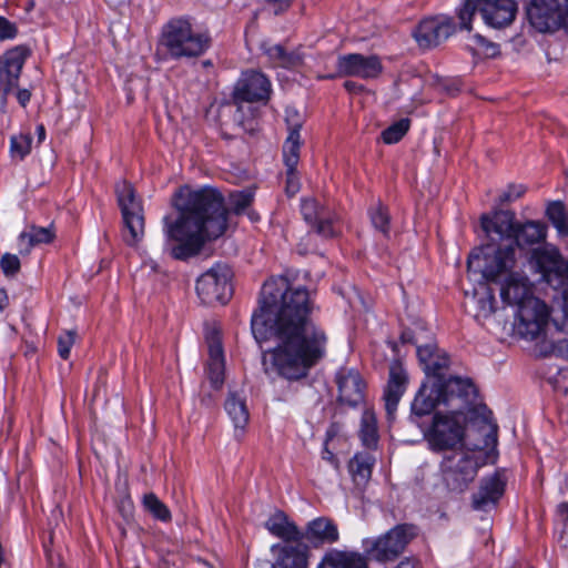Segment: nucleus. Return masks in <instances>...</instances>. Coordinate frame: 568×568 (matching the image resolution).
Wrapping results in <instances>:
<instances>
[{"label": "nucleus", "mask_w": 568, "mask_h": 568, "mask_svg": "<svg viewBox=\"0 0 568 568\" xmlns=\"http://www.w3.org/2000/svg\"><path fill=\"white\" fill-rule=\"evenodd\" d=\"M419 339L420 338L418 336H414L409 329L404 331L402 333L403 343L416 344L418 359L423 366V369L426 371L429 364L432 363L430 359L434 357V354L437 351V346L434 343L420 345Z\"/></svg>", "instance_id": "nucleus-38"}, {"label": "nucleus", "mask_w": 568, "mask_h": 568, "mask_svg": "<svg viewBox=\"0 0 568 568\" xmlns=\"http://www.w3.org/2000/svg\"><path fill=\"white\" fill-rule=\"evenodd\" d=\"M345 87L346 88H352V84H349L348 82L345 83Z\"/></svg>", "instance_id": "nucleus-63"}, {"label": "nucleus", "mask_w": 568, "mask_h": 568, "mask_svg": "<svg viewBox=\"0 0 568 568\" xmlns=\"http://www.w3.org/2000/svg\"><path fill=\"white\" fill-rule=\"evenodd\" d=\"M548 235V227L544 222L529 220L518 222L513 236L514 245L518 251L519 247H530L534 245H542Z\"/></svg>", "instance_id": "nucleus-28"}, {"label": "nucleus", "mask_w": 568, "mask_h": 568, "mask_svg": "<svg viewBox=\"0 0 568 568\" xmlns=\"http://www.w3.org/2000/svg\"><path fill=\"white\" fill-rule=\"evenodd\" d=\"M374 464L375 457L369 453H357L348 462V471L356 486H365L368 483Z\"/></svg>", "instance_id": "nucleus-33"}, {"label": "nucleus", "mask_w": 568, "mask_h": 568, "mask_svg": "<svg viewBox=\"0 0 568 568\" xmlns=\"http://www.w3.org/2000/svg\"><path fill=\"white\" fill-rule=\"evenodd\" d=\"M504 490L505 481L499 474L483 478L478 491L473 495V508L478 511H488L496 506Z\"/></svg>", "instance_id": "nucleus-23"}, {"label": "nucleus", "mask_w": 568, "mask_h": 568, "mask_svg": "<svg viewBox=\"0 0 568 568\" xmlns=\"http://www.w3.org/2000/svg\"><path fill=\"white\" fill-rule=\"evenodd\" d=\"M369 217L372 221L373 226L383 233L384 235H387L389 232V214L382 204H377L376 206L372 207L369 210Z\"/></svg>", "instance_id": "nucleus-45"}, {"label": "nucleus", "mask_w": 568, "mask_h": 568, "mask_svg": "<svg viewBox=\"0 0 568 568\" xmlns=\"http://www.w3.org/2000/svg\"><path fill=\"white\" fill-rule=\"evenodd\" d=\"M430 362L432 363L425 371L427 379L434 381L440 378L442 381H447L443 375V371L448 366L449 362L446 353L437 348Z\"/></svg>", "instance_id": "nucleus-43"}, {"label": "nucleus", "mask_w": 568, "mask_h": 568, "mask_svg": "<svg viewBox=\"0 0 568 568\" xmlns=\"http://www.w3.org/2000/svg\"><path fill=\"white\" fill-rule=\"evenodd\" d=\"M247 109H248V111H250L251 115H253V109H252V106H247Z\"/></svg>", "instance_id": "nucleus-62"}, {"label": "nucleus", "mask_w": 568, "mask_h": 568, "mask_svg": "<svg viewBox=\"0 0 568 568\" xmlns=\"http://www.w3.org/2000/svg\"><path fill=\"white\" fill-rule=\"evenodd\" d=\"M338 399L351 407L359 405L365 397V382L361 374L353 368H341L336 373Z\"/></svg>", "instance_id": "nucleus-20"}, {"label": "nucleus", "mask_w": 568, "mask_h": 568, "mask_svg": "<svg viewBox=\"0 0 568 568\" xmlns=\"http://www.w3.org/2000/svg\"><path fill=\"white\" fill-rule=\"evenodd\" d=\"M455 32V24L450 17H429L419 22L413 36L422 48H433L445 41Z\"/></svg>", "instance_id": "nucleus-17"}, {"label": "nucleus", "mask_w": 568, "mask_h": 568, "mask_svg": "<svg viewBox=\"0 0 568 568\" xmlns=\"http://www.w3.org/2000/svg\"><path fill=\"white\" fill-rule=\"evenodd\" d=\"M53 233L49 227H31L29 232L21 233L19 237L20 252L28 253L33 245L49 243Z\"/></svg>", "instance_id": "nucleus-36"}, {"label": "nucleus", "mask_w": 568, "mask_h": 568, "mask_svg": "<svg viewBox=\"0 0 568 568\" xmlns=\"http://www.w3.org/2000/svg\"><path fill=\"white\" fill-rule=\"evenodd\" d=\"M396 568H415V564L414 561H412L410 559L406 558L404 560H402L397 566Z\"/></svg>", "instance_id": "nucleus-59"}, {"label": "nucleus", "mask_w": 568, "mask_h": 568, "mask_svg": "<svg viewBox=\"0 0 568 568\" xmlns=\"http://www.w3.org/2000/svg\"><path fill=\"white\" fill-rule=\"evenodd\" d=\"M556 516L561 521L566 523L568 521V504L567 503H560L556 508Z\"/></svg>", "instance_id": "nucleus-53"}, {"label": "nucleus", "mask_w": 568, "mask_h": 568, "mask_svg": "<svg viewBox=\"0 0 568 568\" xmlns=\"http://www.w3.org/2000/svg\"><path fill=\"white\" fill-rule=\"evenodd\" d=\"M0 266L4 275L12 276L20 270V260L17 255L7 253L2 255Z\"/></svg>", "instance_id": "nucleus-48"}, {"label": "nucleus", "mask_w": 568, "mask_h": 568, "mask_svg": "<svg viewBox=\"0 0 568 568\" xmlns=\"http://www.w3.org/2000/svg\"><path fill=\"white\" fill-rule=\"evenodd\" d=\"M248 215H250V219H251L252 221H255V220H257V216H256L255 214H253V213H250Z\"/></svg>", "instance_id": "nucleus-61"}, {"label": "nucleus", "mask_w": 568, "mask_h": 568, "mask_svg": "<svg viewBox=\"0 0 568 568\" xmlns=\"http://www.w3.org/2000/svg\"><path fill=\"white\" fill-rule=\"evenodd\" d=\"M301 212L304 220L315 227L318 235L323 237H332L335 235L333 220L328 212L320 206L315 199H303L301 203Z\"/></svg>", "instance_id": "nucleus-26"}, {"label": "nucleus", "mask_w": 568, "mask_h": 568, "mask_svg": "<svg viewBox=\"0 0 568 568\" xmlns=\"http://www.w3.org/2000/svg\"><path fill=\"white\" fill-rule=\"evenodd\" d=\"M143 506L155 519L163 523L171 520L170 509L153 493L144 495Z\"/></svg>", "instance_id": "nucleus-41"}, {"label": "nucleus", "mask_w": 568, "mask_h": 568, "mask_svg": "<svg viewBox=\"0 0 568 568\" xmlns=\"http://www.w3.org/2000/svg\"><path fill=\"white\" fill-rule=\"evenodd\" d=\"M546 215L560 235H568V212L561 202H551L547 206Z\"/></svg>", "instance_id": "nucleus-40"}, {"label": "nucleus", "mask_w": 568, "mask_h": 568, "mask_svg": "<svg viewBox=\"0 0 568 568\" xmlns=\"http://www.w3.org/2000/svg\"><path fill=\"white\" fill-rule=\"evenodd\" d=\"M527 292L517 300H503L509 306L516 307L515 331L525 339L537 338L545 329L548 321L552 322V307L534 295L532 283L527 284Z\"/></svg>", "instance_id": "nucleus-9"}, {"label": "nucleus", "mask_w": 568, "mask_h": 568, "mask_svg": "<svg viewBox=\"0 0 568 568\" xmlns=\"http://www.w3.org/2000/svg\"><path fill=\"white\" fill-rule=\"evenodd\" d=\"M409 120L400 119L382 132V139L386 144L397 143L408 131Z\"/></svg>", "instance_id": "nucleus-44"}, {"label": "nucleus", "mask_w": 568, "mask_h": 568, "mask_svg": "<svg viewBox=\"0 0 568 568\" xmlns=\"http://www.w3.org/2000/svg\"><path fill=\"white\" fill-rule=\"evenodd\" d=\"M479 12L485 24L501 29L509 26L517 12L515 0H465L458 10L460 28L471 30V20Z\"/></svg>", "instance_id": "nucleus-10"}, {"label": "nucleus", "mask_w": 568, "mask_h": 568, "mask_svg": "<svg viewBox=\"0 0 568 568\" xmlns=\"http://www.w3.org/2000/svg\"><path fill=\"white\" fill-rule=\"evenodd\" d=\"M415 534L414 526L398 525L382 537L363 539L362 547L372 559L377 561L394 560L404 551Z\"/></svg>", "instance_id": "nucleus-11"}, {"label": "nucleus", "mask_w": 568, "mask_h": 568, "mask_svg": "<svg viewBox=\"0 0 568 568\" xmlns=\"http://www.w3.org/2000/svg\"><path fill=\"white\" fill-rule=\"evenodd\" d=\"M368 558L365 551L332 548L325 552L317 568H369Z\"/></svg>", "instance_id": "nucleus-27"}, {"label": "nucleus", "mask_w": 568, "mask_h": 568, "mask_svg": "<svg viewBox=\"0 0 568 568\" xmlns=\"http://www.w3.org/2000/svg\"><path fill=\"white\" fill-rule=\"evenodd\" d=\"M481 227L487 236H497L500 240H513L516 225L515 213L511 211H495L480 219Z\"/></svg>", "instance_id": "nucleus-24"}, {"label": "nucleus", "mask_w": 568, "mask_h": 568, "mask_svg": "<svg viewBox=\"0 0 568 568\" xmlns=\"http://www.w3.org/2000/svg\"><path fill=\"white\" fill-rule=\"evenodd\" d=\"M285 122L287 125V138L283 144V159L290 174L296 170L300 160V150L302 145L301 129L304 124V115L295 108L285 109Z\"/></svg>", "instance_id": "nucleus-18"}, {"label": "nucleus", "mask_w": 568, "mask_h": 568, "mask_svg": "<svg viewBox=\"0 0 568 568\" xmlns=\"http://www.w3.org/2000/svg\"><path fill=\"white\" fill-rule=\"evenodd\" d=\"M265 528L275 537L285 541H298L302 532L288 520L283 511H276L265 523Z\"/></svg>", "instance_id": "nucleus-32"}, {"label": "nucleus", "mask_w": 568, "mask_h": 568, "mask_svg": "<svg viewBox=\"0 0 568 568\" xmlns=\"http://www.w3.org/2000/svg\"><path fill=\"white\" fill-rule=\"evenodd\" d=\"M345 87L346 88H352V84H349L348 82L345 83Z\"/></svg>", "instance_id": "nucleus-64"}, {"label": "nucleus", "mask_w": 568, "mask_h": 568, "mask_svg": "<svg viewBox=\"0 0 568 568\" xmlns=\"http://www.w3.org/2000/svg\"><path fill=\"white\" fill-rule=\"evenodd\" d=\"M251 189L230 193L224 199L213 187L181 189L174 200L176 216L162 220V253L176 261H189L202 252L207 242L222 236L227 227V213H245L253 201Z\"/></svg>", "instance_id": "nucleus-2"}, {"label": "nucleus", "mask_w": 568, "mask_h": 568, "mask_svg": "<svg viewBox=\"0 0 568 568\" xmlns=\"http://www.w3.org/2000/svg\"><path fill=\"white\" fill-rule=\"evenodd\" d=\"M476 398L477 389L469 378L452 376L447 381L427 379L412 403V412L424 416L443 406L444 410L453 409L456 413L467 408Z\"/></svg>", "instance_id": "nucleus-7"}, {"label": "nucleus", "mask_w": 568, "mask_h": 568, "mask_svg": "<svg viewBox=\"0 0 568 568\" xmlns=\"http://www.w3.org/2000/svg\"><path fill=\"white\" fill-rule=\"evenodd\" d=\"M526 192V187L523 184H513L500 195V204L516 201Z\"/></svg>", "instance_id": "nucleus-49"}, {"label": "nucleus", "mask_w": 568, "mask_h": 568, "mask_svg": "<svg viewBox=\"0 0 568 568\" xmlns=\"http://www.w3.org/2000/svg\"><path fill=\"white\" fill-rule=\"evenodd\" d=\"M407 374L399 361L392 362L389 366V378L384 390L385 409L389 418L393 417L397 405L405 393Z\"/></svg>", "instance_id": "nucleus-22"}, {"label": "nucleus", "mask_w": 568, "mask_h": 568, "mask_svg": "<svg viewBox=\"0 0 568 568\" xmlns=\"http://www.w3.org/2000/svg\"><path fill=\"white\" fill-rule=\"evenodd\" d=\"M30 98H31V93L29 90H27V89L18 90L17 99L22 106H26L28 104V102L30 101Z\"/></svg>", "instance_id": "nucleus-54"}, {"label": "nucleus", "mask_w": 568, "mask_h": 568, "mask_svg": "<svg viewBox=\"0 0 568 568\" xmlns=\"http://www.w3.org/2000/svg\"><path fill=\"white\" fill-rule=\"evenodd\" d=\"M288 6V3L286 1H283L280 3V9H275V13H278L280 10H283L284 8H286Z\"/></svg>", "instance_id": "nucleus-60"}, {"label": "nucleus", "mask_w": 568, "mask_h": 568, "mask_svg": "<svg viewBox=\"0 0 568 568\" xmlns=\"http://www.w3.org/2000/svg\"><path fill=\"white\" fill-rule=\"evenodd\" d=\"M359 438L368 449H375L378 444V429L375 413L371 409H365L361 418Z\"/></svg>", "instance_id": "nucleus-35"}, {"label": "nucleus", "mask_w": 568, "mask_h": 568, "mask_svg": "<svg viewBox=\"0 0 568 568\" xmlns=\"http://www.w3.org/2000/svg\"><path fill=\"white\" fill-rule=\"evenodd\" d=\"M526 261L539 282L558 293L552 297V323L568 329V257L557 245L544 243L529 250Z\"/></svg>", "instance_id": "nucleus-5"}, {"label": "nucleus", "mask_w": 568, "mask_h": 568, "mask_svg": "<svg viewBox=\"0 0 568 568\" xmlns=\"http://www.w3.org/2000/svg\"><path fill=\"white\" fill-rule=\"evenodd\" d=\"M303 538L317 547L336 542L339 538V534L337 526L331 519L318 517L308 523L305 532H302V539Z\"/></svg>", "instance_id": "nucleus-30"}, {"label": "nucleus", "mask_w": 568, "mask_h": 568, "mask_svg": "<svg viewBox=\"0 0 568 568\" xmlns=\"http://www.w3.org/2000/svg\"><path fill=\"white\" fill-rule=\"evenodd\" d=\"M474 42L475 54L484 58H495L499 54L498 44L487 40L483 36L476 33L471 37Z\"/></svg>", "instance_id": "nucleus-46"}, {"label": "nucleus", "mask_w": 568, "mask_h": 568, "mask_svg": "<svg viewBox=\"0 0 568 568\" xmlns=\"http://www.w3.org/2000/svg\"><path fill=\"white\" fill-rule=\"evenodd\" d=\"M224 409L233 424L235 438L241 439L250 420L245 397L237 392H229Z\"/></svg>", "instance_id": "nucleus-29"}, {"label": "nucleus", "mask_w": 568, "mask_h": 568, "mask_svg": "<svg viewBox=\"0 0 568 568\" xmlns=\"http://www.w3.org/2000/svg\"><path fill=\"white\" fill-rule=\"evenodd\" d=\"M209 359L206 364V378L213 389L219 390L224 384L225 359L222 342L217 331L206 332Z\"/></svg>", "instance_id": "nucleus-21"}, {"label": "nucleus", "mask_w": 568, "mask_h": 568, "mask_svg": "<svg viewBox=\"0 0 568 568\" xmlns=\"http://www.w3.org/2000/svg\"><path fill=\"white\" fill-rule=\"evenodd\" d=\"M75 342V332L68 331L58 338V353L61 358L68 359L71 348Z\"/></svg>", "instance_id": "nucleus-47"}, {"label": "nucleus", "mask_w": 568, "mask_h": 568, "mask_svg": "<svg viewBox=\"0 0 568 568\" xmlns=\"http://www.w3.org/2000/svg\"><path fill=\"white\" fill-rule=\"evenodd\" d=\"M336 67L341 77L371 79L376 78L382 72V64L376 55L359 53L339 55Z\"/></svg>", "instance_id": "nucleus-19"}, {"label": "nucleus", "mask_w": 568, "mask_h": 568, "mask_svg": "<svg viewBox=\"0 0 568 568\" xmlns=\"http://www.w3.org/2000/svg\"><path fill=\"white\" fill-rule=\"evenodd\" d=\"M565 0H529L527 19L540 33H555L561 28Z\"/></svg>", "instance_id": "nucleus-16"}, {"label": "nucleus", "mask_w": 568, "mask_h": 568, "mask_svg": "<svg viewBox=\"0 0 568 568\" xmlns=\"http://www.w3.org/2000/svg\"><path fill=\"white\" fill-rule=\"evenodd\" d=\"M17 36V26L0 16V40L13 39Z\"/></svg>", "instance_id": "nucleus-50"}, {"label": "nucleus", "mask_w": 568, "mask_h": 568, "mask_svg": "<svg viewBox=\"0 0 568 568\" xmlns=\"http://www.w3.org/2000/svg\"><path fill=\"white\" fill-rule=\"evenodd\" d=\"M322 458L327 460L328 463L334 464L335 466H337V460H336L335 455L327 448L326 445H325V447L323 449Z\"/></svg>", "instance_id": "nucleus-55"}, {"label": "nucleus", "mask_w": 568, "mask_h": 568, "mask_svg": "<svg viewBox=\"0 0 568 568\" xmlns=\"http://www.w3.org/2000/svg\"><path fill=\"white\" fill-rule=\"evenodd\" d=\"M261 49L274 67L292 69L301 63V55L298 53L287 52L280 44L262 43Z\"/></svg>", "instance_id": "nucleus-34"}, {"label": "nucleus", "mask_w": 568, "mask_h": 568, "mask_svg": "<svg viewBox=\"0 0 568 568\" xmlns=\"http://www.w3.org/2000/svg\"><path fill=\"white\" fill-rule=\"evenodd\" d=\"M526 261L539 282L558 293L552 297V323L568 329V257L557 245L544 243L529 250Z\"/></svg>", "instance_id": "nucleus-6"}, {"label": "nucleus", "mask_w": 568, "mask_h": 568, "mask_svg": "<svg viewBox=\"0 0 568 568\" xmlns=\"http://www.w3.org/2000/svg\"><path fill=\"white\" fill-rule=\"evenodd\" d=\"M498 426L493 413L486 405L476 404V399L467 408L459 412L453 409L438 410L425 437L433 450L453 449L462 444L465 437L473 440L474 449L484 450L486 458L497 456Z\"/></svg>", "instance_id": "nucleus-3"}, {"label": "nucleus", "mask_w": 568, "mask_h": 568, "mask_svg": "<svg viewBox=\"0 0 568 568\" xmlns=\"http://www.w3.org/2000/svg\"><path fill=\"white\" fill-rule=\"evenodd\" d=\"M159 45L172 59L197 58L210 48L211 36L194 29L189 20L178 18L163 26Z\"/></svg>", "instance_id": "nucleus-8"}, {"label": "nucleus", "mask_w": 568, "mask_h": 568, "mask_svg": "<svg viewBox=\"0 0 568 568\" xmlns=\"http://www.w3.org/2000/svg\"><path fill=\"white\" fill-rule=\"evenodd\" d=\"M483 292H475L474 298L476 301V314L477 320H485L495 312V296L493 291L485 284L481 286Z\"/></svg>", "instance_id": "nucleus-37"}, {"label": "nucleus", "mask_w": 568, "mask_h": 568, "mask_svg": "<svg viewBox=\"0 0 568 568\" xmlns=\"http://www.w3.org/2000/svg\"><path fill=\"white\" fill-rule=\"evenodd\" d=\"M270 93L271 82L263 73L258 71L243 72L233 92V99L237 105L235 119L243 123V103L266 101Z\"/></svg>", "instance_id": "nucleus-15"}, {"label": "nucleus", "mask_w": 568, "mask_h": 568, "mask_svg": "<svg viewBox=\"0 0 568 568\" xmlns=\"http://www.w3.org/2000/svg\"><path fill=\"white\" fill-rule=\"evenodd\" d=\"M300 190V184L295 176V171L292 174L287 171V180H286V193L290 196L295 195Z\"/></svg>", "instance_id": "nucleus-51"}, {"label": "nucleus", "mask_w": 568, "mask_h": 568, "mask_svg": "<svg viewBox=\"0 0 568 568\" xmlns=\"http://www.w3.org/2000/svg\"><path fill=\"white\" fill-rule=\"evenodd\" d=\"M560 30H562L568 36V0H565V13L561 23Z\"/></svg>", "instance_id": "nucleus-57"}, {"label": "nucleus", "mask_w": 568, "mask_h": 568, "mask_svg": "<svg viewBox=\"0 0 568 568\" xmlns=\"http://www.w3.org/2000/svg\"><path fill=\"white\" fill-rule=\"evenodd\" d=\"M479 464L469 454L455 453L445 457L442 463L443 477L452 491L462 493L475 479Z\"/></svg>", "instance_id": "nucleus-14"}, {"label": "nucleus", "mask_w": 568, "mask_h": 568, "mask_svg": "<svg viewBox=\"0 0 568 568\" xmlns=\"http://www.w3.org/2000/svg\"><path fill=\"white\" fill-rule=\"evenodd\" d=\"M467 270L470 277L479 276L485 282L499 285L501 300H517L531 283L519 265L514 244L488 245L471 252Z\"/></svg>", "instance_id": "nucleus-4"}, {"label": "nucleus", "mask_w": 568, "mask_h": 568, "mask_svg": "<svg viewBox=\"0 0 568 568\" xmlns=\"http://www.w3.org/2000/svg\"><path fill=\"white\" fill-rule=\"evenodd\" d=\"M26 58L27 51L16 48L6 52L0 60V85L4 93H9L18 84Z\"/></svg>", "instance_id": "nucleus-25"}, {"label": "nucleus", "mask_w": 568, "mask_h": 568, "mask_svg": "<svg viewBox=\"0 0 568 568\" xmlns=\"http://www.w3.org/2000/svg\"><path fill=\"white\" fill-rule=\"evenodd\" d=\"M278 549V555L273 568H307L308 550L301 546H273L272 550Z\"/></svg>", "instance_id": "nucleus-31"}, {"label": "nucleus", "mask_w": 568, "mask_h": 568, "mask_svg": "<svg viewBox=\"0 0 568 568\" xmlns=\"http://www.w3.org/2000/svg\"><path fill=\"white\" fill-rule=\"evenodd\" d=\"M231 278V268L216 263L197 278L196 293L204 304H225L232 295Z\"/></svg>", "instance_id": "nucleus-13"}, {"label": "nucleus", "mask_w": 568, "mask_h": 568, "mask_svg": "<svg viewBox=\"0 0 568 568\" xmlns=\"http://www.w3.org/2000/svg\"><path fill=\"white\" fill-rule=\"evenodd\" d=\"M115 193L128 231L125 242L129 245H135L144 235V216L141 201L136 197L132 184L126 181L119 182L115 185Z\"/></svg>", "instance_id": "nucleus-12"}, {"label": "nucleus", "mask_w": 568, "mask_h": 568, "mask_svg": "<svg viewBox=\"0 0 568 568\" xmlns=\"http://www.w3.org/2000/svg\"><path fill=\"white\" fill-rule=\"evenodd\" d=\"M32 149V135L30 132H20L10 138V156L14 161H22Z\"/></svg>", "instance_id": "nucleus-39"}, {"label": "nucleus", "mask_w": 568, "mask_h": 568, "mask_svg": "<svg viewBox=\"0 0 568 568\" xmlns=\"http://www.w3.org/2000/svg\"><path fill=\"white\" fill-rule=\"evenodd\" d=\"M313 307L308 291L292 287L285 276L271 277L263 284L251 329L258 344L273 342L262 353L266 375L297 382L326 356L328 338L312 320Z\"/></svg>", "instance_id": "nucleus-1"}, {"label": "nucleus", "mask_w": 568, "mask_h": 568, "mask_svg": "<svg viewBox=\"0 0 568 568\" xmlns=\"http://www.w3.org/2000/svg\"><path fill=\"white\" fill-rule=\"evenodd\" d=\"M37 136H38V143H42L45 140V129L43 124L37 125L36 130Z\"/></svg>", "instance_id": "nucleus-58"}, {"label": "nucleus", "mask_w": 568, "mask_h": 568, "mask_svg": "<svg viewBox=\"0 0 568 568\" xmlns=\"http://www.w3.org/2000/svg\"><path fill=\"white\" fill-rule=\"evenodd\" d=\"M430 362L432 363L425 371L427 379L434 381L440 378L442 381H447L443 375V371L448 366L449 362L446 353L437 348Z\"/></svg>", "instance_id": "nucleus-42"}, {"label": "nucleus", "mask_w": 568, "mask_h": 568, "mask_svg": "<svg viewBox=\"0 0 568 568\" xmlns=\"http://www.w3.org/2000/svg\"><path fill=\"white\" fill-rule=\"evenodd\" d=\"M552 325L555 326L557 332L568 336V329L561 328L560 325H557L556 323H552ZM558 347L559 351L568 357V337L560 339L558 342Z\"/></svg>", "instance_id": "nucleus-52"}, {"label": "nucleus", "mask_w": 568, "mask_h": 568, "mask_svg": "<svg viewBox=\"0 0 568 568\" xmlns=\"http://www.w3.org/2000/svg\"><path fill=\"white\" fill-rule=\"evenodd\" d=\"M9 304V297L4 288H0V312H3Z\"/></svg>", "instance_id": "nucleus-56"}]
</instances>
